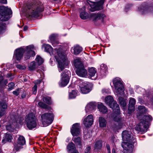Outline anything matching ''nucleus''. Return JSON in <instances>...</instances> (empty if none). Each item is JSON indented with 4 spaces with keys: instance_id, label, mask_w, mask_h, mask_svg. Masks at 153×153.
<instances>
[{
    "instance_id": "1",
    "label": "nucleus",
    "mask_w": 153,
    "mask_h": 153,
    "mask_svg": "<svg viewBox=\"0 0 153 153\" xmlns=\"http://www.w3.org/2000/svg\"><path fill=\"white\" fill-rule=\"evenodd\" d=\"M25 8L28 9L27 12L29 16L33 17L37 16L44 9L43 4L39 0L33 1L32 3L27 4Z\"/></svg>"
},
{
    "instance_id": "2",
    "label": "nucleus",
    "mask_w": 153,
    "mask_h": 153,
    "mask_svg": "<svg viewBox=\"0 0 153 153\" xmlns=\"http://www.w3.org/2000/svg\"><path fill=\"white\" fill-rule=\"evenodd\" d=\"M12 13L11 10L4 6L0 7V21H6L10 18V15Z\"/></svg>"
},
{
    "instance_id": "3",
    "label": "nucleus",
    "mask_w": 153,
    "mask_h": 153,
    "mask_svg": "<svg viewBox=\"0 0 153 153\" xmlns=\"http://www.w3.org/2000/svg\"><path fill=\"white\" fill-rule=\"evenodd\" d=\"M58 57L57 58L58 67L60 69L59 72L62 71L65 68V66H67L68 64V62L65 59V55L60 51H58Z\"/></svg>"
},
{
    "instance_id": "4",
    "label": "nucleus",
    "mask_w": 153,
    "mask_h": 153,
    "mask_svg": "<svg viewBox=\"0 0 153 153\" xmlns=\"http://www.w3.org/2000/svg\"><path fill=\"white\" fill-rule=\"evenodd\" d=\"M54 114L51 112L45 113L41 115V120L44 126H46L51 124L54 118Z\"/></svg>"
},
{
    "instance_id": "5",
    "label": "nucleus",
    "mask_w": 153,
    "mask_h": 153,
    "mask_svg": "<svg viewBox=\"0 0 153 153\" xmlns=\"http://www.w3.org/2000/svg\"><path fill=\"white\" fill-rule=\"evenodd\" d=\"M105 102L111 108L113 111L115 112L119 113L120 111V108L119 105L117 103L116 101H114L113 97L109 95L107 96L105 100Z\"/></svg>"
},
{
    "instance_id": "6",
    "label": "nucleus",
    "mask_w": 153,
    "mask_h": 153,
    "mask_svg": "<svg viewBox=\"0 0 153 153\" xmlns=\"http://www.w3.org/2000/svg\"><path fill=\"white\" fill-rule=\"evenodd\" d=\"M129 141H123L121 146L123 148V153H133L134 144L135 142V139H133Z\"/></svg>"
},
{
    "instance_id": "7",
    "label": "nucleus",
    "mask_w": 153,
    "mask_h": 153,
    "mask_svg": "<svg viewBox=\"0 0 153 153\" xmlns=\"http://www.w3.org/2000/svg\"><path fill=\"white\" fill-rule=\"evenodd\" d=\"M113 82L117 94L123 95L124 94V87L120 79L115 78L113 80Z\"/></svg>"
},
{
    "instance_id": "8",
    "label": "nucleus",
    "mask_w": 153,
    "mask_h": 153,
    "mask_svg": "<svg viewBox=\"0 0 153 153\" xmlns=\"http://www.w3.org/2000/svg\"><path fill=\"white\" fill-rule=\"evenodd\" d=\"M25 121L27 126L30 129L35 127L36 125V120L35 114L33 113L29 114L26 118Z\"/></svg>"
},
{
    "instance_id": "9",
    "label": "nucleus",
    "mask_w": 153,
    "mask_h": 153,
    "mask_svg": "<svg viewBox=\"0 0 153 153\" xmlns=\"http://www.w3.org/2000/svg\"><path fill=\"white\" fill-rule=\"evenodd\" d=\"M26 141L25 137L22 136H19L18 138L17 144L14 145L13 151L15 152L19 151L23 148V146L25 144Z\"/></svg>"
},
{
    "instance_id": "10",
    "label": "nucleus",
    "mask_w": 153,
    "mask_h": 153,
    "mask_svg": "<svg viewBox=\"0 0 153 153\" xmlns=\"http://www.w3.org/2000/svg\"><path fill=\"white\" fill-rule=\"evenodd\" d=\"M70 72L68 71L65 70L61 74V78L60 85L62 87L66 85L69 82V78L68 75Z\"/></svg>"
},
{
    "instance_id": "11",
    "label": "nucleus",
    "mask_w": 153,
    "mask_h": 153,
    "mask_svg": "<svg viewBox=\"0 0 153 153\" xmlns=\"http://www.w3.org/2000/svg\"><path fill=\"white\" fill-rule=\"evenodd\" d=\"M148 128L147 124L146 123L141 121L135 127V129L139 132L143 133L147 131Z\"/></svg>"
},
{
    "instance_id": "12",
    "label": "nucleus",
    "mask_w": 153,
    "mask_h": 153,
    "mask_svg": "<svg viewBox=\"0 0 153 153\" xmlns=\"http://www.w3.org/2000/svg\"><path fill=\"white\" fill-rule=\"evenodd\" d=\"M105 16V15L101 13H92L90 15V17L94 22L100 21L103 22Z\"/></svg>"
},
{
    "instance_id": "13",
    "label": "nucleus",
    "mask_w": 153,
    "mask_h": 153,
    "mask_svg": "<svg viewBox=\"0 0 153 153\" xmlns=\"http://www.w3.org/2000/svg\"><path fill=\"white\" fill-rule=\"evenodd\" d=\"M105 0H100L99 1L94 3V5L91 7L90 10L94 12L96 10H99L103 9V5Z\"/></svg>"
},
{
    "instance_id": "14",
    "label": "nucleus",
    "mask_w": 153,
    "mask_h": 153,
    "mask_svg": "<svg viewBox=\"0 0 153 153\" xmlns=\"http://www.w3.org/2000/svg\"><path fill=\"white\" fill-rule=\"evenodd\" d=\"M71 131L73 136H77L80 134V124L76 123L73 124L71 129Z\"/></svg>"
},
{
    "instance_id": "15",
    "label": "nucleus",
    "mask_w": 153,
    "mask_h": 153,
    "mask_svg": "<svg viewBox=\"0 0 153 153\" xmlns=\"http://www.w3.org/2000/svg\"><path fill=\"white\" fill-rule=\"evenodd\" d=\"M80 87V91L83 94L88 93L91 90L90 84L88 83L82 82Z\"/></svg>"
},
{
    "instance_id": "16",
    "label": "nucleus",
    "mask_w": 153,
    "mask_h": 153,
    "mask_svg": "<svg viewBox=\"0 0 153 153\" xmlns=\"http://www.w3.org/2000/svg\"><path fill=\"white\" fill-rule=\"evenodd\" d=\"M122 139L123 141H131V140L135 139L131 135V132L130 131H123L122 133Z\"/></svg>"
},
{
    "instance_id": "17",
    "label": "nucleus",
    "mask_w": 153,
    "mask_h": 153,
    "mask_svg": "<svg viewBox=\"0 0 153 153\" xmlns=\"http://www.w3.org/2000/svg\"><path fill=\"white\" fill-rule=\"evenodd\" d=\"M93 122V116L92 115L90 114L88 115L84 119L83 123L86 127H89L92 125Z\"/></svg>"
},
{
    "instance_id": "18",
    "label": "nucleus",
    "mask_w": 153,
    "mask_h": 153,
    "mask_svg": "<svg viewBox=\"0 0 153 153\" xmlns=\"http://www.w3.org/2000/svg\"><path fill=\"white\" fill-rule=\"evenodd\" d=\"M24 50L23 48H20L16 49L14 55V57L18 61L20 60L22 57Z\"/></svg>"
},
{
    "instance_id": "19",
    "label": "nucleus",
    "mask_w": 153,
    "mask_h": 153,
    "mask_svg": "<svg viewBox=\"0 0 153 153\" xmlns=\"http://www.w3.org/2000/svg\"><path fill=\"white\" fill-rule=\"evenodd\" d=\"M31 48V46L27 47L26 52L25 56V58L26 59H29L31 56H34L35 55V52L32 50Z\"/></svg>"
},
{
    "instance_id": "20",
    "label": "nucleus",
    "mask_w": 153,
    "mask_h": 153,
    "mask_svg": "<svg viewBox=\"0 0 153 153\" xmlns=\"http://www.w3.org/2000/svg\"><path fill=\"white\" fill-rule=\"evenodd\" d=\"M135 100L133 98H131L129 102V106L128 113L130 114L134 111Z\"/></svg>"
},
{
    "instance_id": "21",
    "label": "nucleus",
    "mask_w": 153,
    "mask_h": 153,
    "mask_svg": "<svg viewBox=\"0 0 153 153\" xmlns=\"http://www.w3.org/2000/svg\"><path fill=\"white\" fill-rule=\"evenodd\" d=\"M67 149L69 153H79L76 150L75 144L72 142L68 143L67 146Z\"/></svg>"
},
{
    "instance_id": "22",
    "label": "nucleus",
    "mask_w": 153,
    "mask_h": 153,
    "mask_svg": "<svg viewBox=\"0 0 153 153\" xmlns=\"http://www.w3.org/2000/svg\"><path fill=\"white\" fill-rule=\"evenodd\" d=\"M76 73L78 75L82 77H85L87 75V70L84 67L77 69Z\"/></svg>"
},
{
    "instance_id": "23",
    "label": "nucleus",
    "mask_w": 153,
    "mask_h": 153,
    "mask_svg": "<svg viewBox=\"0 0 153 153\" xmlns=\"http://www.w3.org/2000/svg\"><path fill=\"white\" fill-rule=\"evenodd\" d=\"M7 105L5 102L0 101V117L5 114V110L7 109Z\"/></svg>"
},
{
    "instance_id": "24",
    "label": "nucleus",
    "mask_w": 153,
    "mask_h": 153,
    "mask_svg": "<svg viewBox=\"0 0 153 153\" xmlns=\"http://www.w3.org/2000/svg\"><path fill=\"white\" fill-rule=\"evenodd\" d=\"M138 109L139 110V113L137 115L138 118L139 120H141L142 117L144 115V114L146 111L145 107L143 106H139L138 107Z\"/></svg>"
},
{
    "instance_id": "25",
    "label": "nucleus",
    "mask_w": 153,
    "mask_h": 153,
    "mask_svg": "<svg viewBox=\"0 0 153 153\" xmlns=\"http://www.w3.org/2000/svg\"><path fill=\"white\" fill-rule=\"evenodd\" d=\"M82 50V47L79 45H76L71 49V52L75 55L79 54Z\"/></svg>"
},
{
    "instance_id": "26",
    "label": "nucleus",
    "mask_w": 153,
    "mask_h": 153,
    "mask_svg": "<svg viewBox=\"0 0 153 153\" xmlns=\"http://www.w3.org/2000/svg\"><path fill=\"white\" fill-rule=\"evenodd\" d=\"M74 64L77 69L84 67L82 62L79 58L76 59L74 60Z\"/></svg>"
},
{
    "instance_id": "27",
    "label": "nucleus",
    "mask_w": 153,
    "mask_h": 153,
    "mask_svg": "<svg viewBox=\"0 0 153 153\" xmlns=\"http://www.w3.org/2000/svg\"><path fill=\"white\" fill-rule=\"evenodd\" d=\"M152 117L149 115H144L141 118V120H140L143 122L146 123L148 125V123L149 122L152 120Z\"/></svg>"
},
{
    "instance_id": "28",
    "label": "nucleus",
    "mask_w": 153,
    "mask_h": 153,
    "mask_svg": "<svg viewBox=\"0 0 153 153\" xmlns=\"http://www.w3.org/2000/svg\"><path fill=\"white\" fill-rule=\"evenodd\" d=\"M98 108L100 112L103 114L106 113L108 111L107 108L102 103L98 104Z\"/></svg>"
},
{
    "instance_id": "29",
    "label": "nucleus",
    "mask_w": 153,
    "mask_h": 153,
    "mask_svg": "<svg viewBox=\"0 0 153 153\" xmlns=\"http://www.w3.org/2000/svg\"><path fill=\"white\" fill-rule=\"evenodd\" d=\"M99 126L100 127L103 128L106 127L107 121L104 118L100 117L99 118Z\"/></svg>"
},
{
    "instance_id": "30",
    "label": "nucleus",
    "mask_w": 153,
    "mask_h": 153,
    "mask_svg": "<svg viewBox=\"0 0 153 153\" xmlns=\"http://www.w3.org/2000/svg\"><path fill=\"white\" fill-rule=\"evenodd\" d=\"M12 139V135L9 134L7 133L4 134V137L2 141L4 143L7 142H10Z\"/></svg>"
},
{
    "instance_id": "31",
    "label": "nucleus",
    "mask_w": 153,
    "mask_h": 153,
    "mask_svg": "<svg viewBox=\"0 0 153 153\" xmlns=\"http://www.w3.org/2000/svg\"><path fill=\"white\" fill-rule=\"evenodd\" d=\"M28 66L29 70L30 71H32L35 70L38 66L35 62L32 61L29 64Z\"/></svg>"
},
{
    "instance_id": "32",
    "label": "nucleus",
    "mask_w": 153,
    "mask_h": 153,
    "mask_svg": "<svg viewBox=\"0 0 153 153\" xmlns=\"http://www.w3.org/2000/svg\"><path fill=\"white\" fill-rule=\"evenodd\" d=\"M114 114L113 115V117L114 120L117 122H119L121 120V118L119 116V114L120 113V111L119 113H117V112H115L114 111Z\"/></svg>"
},
{
    "instance_id": "33",
    "label": "nucleus",
    "mask_w": 153,
    "mask_h": 153,
    "mask_svg": "<svg viewBox=\"0 0 153 153\" xmlns=\"http://www.w3.org/2000/svg\"><path fill=\"white\" fill-rule=\"evenodd\" d=\"M42 101L48 105L51 104L52 102L51 97L48 96L43 97Z\"/></svg>"
},
{
    "instance_id": "34",
    "label": "nucleus",
    "mask_w": 153,
    "mask_h": 153,
    "mask_svg": "<svg viewBox=\"0 0 153 153\" xmlns=\"http://www.w3.org/2000/svg\"><path fill=\"white\" fill-rule=\"evenodd\" d=\"M119 103L121 106L123 107H124L126 106L127 101L124 100L121 97H119Z\"/></svg>"
},
{
    "instance_id": "35",
    "label": "nucleus",
    "mask_w": 153,
    "mask_h": 153,
    "mask_svg": "<svg viewBox=\"0 0 153 153\" xmlns=\"http://www.w3.org/2000/svg\"><path fill=\"white\" fill-rule=\"evenodd\" d=\"M88 14L85 12L83 11L80 13V17L82 19H86L89 18Z\"/></svg>"
},
{
    "instance_id": "36",
    "label": "nucleus",
    "mask_w": 153,
    "mask_h": 153,
    "mask_svg": "<svg viewBox=\"0 0 153 153\" xmlns=\"http://www.w3.org/2000/svg\"><path fill=\"white\" fill-rule=\"evenodd\" d=\"M102 146V141L98 140L96 142L95 144L94 148L97 149H100Z\"/></svg>"
},
{
    "instance_id": "37",
    "label": "nucleus",
    "mask_w": 153,
    "mask_h": 153,
    "mask_svg": "<svg viewBox=\"0 0 153 153\" xmlns=\"http://www.w3.org/2000/svg\"><path fill=\"white\" fill-rule=\"evenodd\" d=\"M86 108H89L90 110H93L96 108V104L93 102H90L86 105Z\"/></svg>"
},
{
    "instance_id": "38",
    "label": "nucleus",
    "mask_w": 153,
    "mask_h": 153,
    "mask_svg": "<svg viewBox=\"0 0 153 153\" xmlns=\"http://www.w3.org/2000/svg\"><path fill=\"white\" fill-rule=\"evenodd\" d=\"M73 140L76 145L81 146L82 145L81 139L80 137H74L72 139Z\"/></svg>"
},
{
    "instance_id": "39",
    "label": "nucleus",
    "mask_w": 153,
    "mask_h": 153,
    "mask_svg": "<svg viewBox=\"0 0 153 153\" xmlns=\"http://www.w3.org/2000/svg\"><path fill=\"white\" fill-rule=\"evenodd\" d=\"M78 91H77L73 90L69 94L70 98H74L77 95Z\"/></svg>"
},
{
    "instance_id": "40",
    "label": "nucleus",
    "mask_w": 153,
    "mask_h": 153,
    "mask_svg": "<svg viewBox=\"0 0 153 153\" xmlns=\"http://www.w3.org/2000/svg\"><path fill=\"white\" fill-rule=\"evenodd\" d=\"M89 74L90 76H93L96 73V70L95 68H91L88 70Z\"/></svg>"
},
{
    "instance_id": "41",
    "label": "nucleus",
    "mask_w": 153,
    "mask_h": 153,
    "mask_svg": "<svg viewBox=\"0 0 153 153\" xmlns=\"http://www.w3.org/2000/svg\"><path fill=\"white\" fill-rule=\"evenodd\" d=\"M38 105L40 107L45 109H48L49 106L48 105L43 102H39L38 103Z\"/></svg>"
},
{
    "instance_id": "42",
    "label": "nucleus",
    "mask_w": 153,
    "mask_h": 153,
    "mask_svg": "<svg viewBox=\"0 0 153 153\" xmlns=\"http://www.w3.org/2000/svg\"><path fill=\"white\" fill-rule=\"evenodd\" d=\"M36 60L37 62L38 65H41L44 62L42 58L39 56H38L36 58Z\"/></svg>"
},
{
    "instance_id": "43",
    "label": "nucleus",
    "mask_w": 153,
    "mask_h": 153,
    "mask_svg": "<svg viewBox=\"0 0 153 153\" xmlns=\"http://www.w3.org/2000/svg\"><path fill=\"white\" fill-rule=\"evenodd\" d=\"M6 25L5 23L0 22V33L1 31L4 30L6 29Z\"/></svg>"
},
{
    "instance_id": "44",
    "label": "nucleus",
    "mask_w": 153,
    "mask_h": 153,
    "mask_svg": "<svg viewBox=\"0 0 153 153\" xmlns=\"http://www.w3.org/2000/svg\"><path fill=\"white\" fill-rule=\"evenodd\" d=\"M44 47L45 51L47 52H49L53 50L52 48L49 45H45Z\"/></svg>"
},
{
    "instance_id": "45",
    "label": "nucleus",
    "mask_w": 153,
    "mask_h": 153,
    "mask_svg": "<svg viewBox=\"0 0 153 153\" xmlns=\"http://www.w3.org/2000/svg\"><path fill=\"white\" fill-rule=\"evenodd\" d=\"M14 83L11 82L10 83L8 84V86L9 87V88H8V90L9 91H10L12 90L14 88Z\"/></svg>"
},
{
    "instance_id": "46",
    "label": "nucleus",
    "mask_w": 153,
    "mask_h": 153,
    "mask_svg": "<svg viewBox=\"0 0 153 153\" xmlns=\"http://www.w3.org/2000/svg\"><path fill=\"white\" fill-rule=\"evenodd\" d=\"M21 91L20 89H18L16 90L13 91V93L16 96H18L19 95Z\"/></svg>"
},
{
    "instance_id": "47",
    "label": "nucleus",
    "mask_w": 153,
    "mask_h": 153,
    "mask_svg": "<svg viewBox=\"0 0 153 153\" xmlns=\"http://www.w3.org/2000/svg\"><path fill=\"white\" fill-rule=\"evenodd\" d=\"M37 86L36 85H35L32 88V91L33 94H35L37 92Z\"/></svg>"
},
{
    "instance_id": "48",
    "label": "nucleus",
    "mask_w": 153,
    "mask_h": 153,
    "mask_svg": "<svg viewBox=\"0 0 153 153\" xmlns=\"http://www.w3.org/2000/svg\"><path fill=\"white\" fill-rule=\"evenodd\" d=\"M103 93L106 94H109L110 93V91L108 89H103L102 90Z\"/></svg>"
},
{
    "instance_id": "49",
    "label": "nucleus",
    "mask_w": 153,
    "mask_h": 153,
    "mask_svg": "<svg viewBox=\"0 0 153 153\" xmlns=\"http://www.w3.org/2000/svg\"><path fill=\"white\" fill-rule=\"evenodd\" d=\"M91 152V147L88 146L86 148L85 150V153H90Z\"/></svg>"
},
{
    "instance_id": "50",
    "label": "nucleus",
    "mask_w": 153,
    "mask_h": 153,
    "mask_svg": "<svg viewBox=\"0 0 153 153\" xmlns=\"http://www.w3.org/2000/svg\"><path fill=\"white\" fill-rule=\"evenodd\" d=\"M56 37V35L54 34H52L50 36V39L51 41L54 40Z\"/></svg>"
},
{
    "instance_id": "51",
    "label": "nucleus",
    "mask_w": 153,
    "mask_h": 153,
    "mask_svg": "<svg viewBox=\"0 0 153 153\" xmlns=\"http://www.w3.org/2000/svg\"><path fill=\"white\" fill-rule=\"evenodd\" d=\"M16 67L20 69H24L25 68V66H22L20 65H16Z\"/></svg>"
},
{
    "instance_id": "52",
    "label": "nucleus",
    "mask_w": 153,
    "mask_h": 153,
    "mask_svg": "<svg viewBox=\"0 0 153 153\" xmlns=\"http://www.w3.org/2000/svg\"><path fill=\"white\" fill-rule=\"evenodd\" d=\"M6 128L7 130L10 131L12 130L13 128H12L11 125H8L6 126Z\"/></svg>"
},
{
    "instance_id": "53",
    "label": "nucleus",
    "mask_w": 153,
    "mask_h": 153,
    "mask_svg": "<svg viewBox=\"0 0 153 153\" xmlns=\"http://www.w3.org/2000/svg\"><path fill=\"white\" fill-rule=\"evenodd\" d=\"M26 96V92L25 91H23L21 95V97L23 99Z\"/></svg>"
},
{
    "instance_id": "54",
    "label": "nucleus",
    "mask_w": 153,
    "mask_h": 153,
    "mask_svg": "<svg viewBox=\"0 0 153 153\" xmlns=\"http://www.w3.org/2000/svg\"><path fill=\"white\" fill-rule=\"evenodd\" d=\"M3 77L2 76H0V85H2Z\"/></svg>"
},
{
    "instance_id": "55",
    "label": "nucleus",
    "mask_w": 153,
    "mask_h": 153,
    "mask_svg": "<svg viewBox=\"0 0 153 153\" xmlns=\"http://www.w3.org/2000/svg\"><path fill=\"white\" fill-rule=\"evenodd\" d=\"M41 82V81L40 80H37L35 81L34 82V83H35V85H37L38 84H40Z\"/></svg>"
},
{
    "instance_id": "56",
    "label": "nucleus",
    "mask_w": 153,
    "mask_h": 153,
    "mask_svg": "<svg viewBox=\"0 0 153 153\" xmlns=\"http://www.w3.org/2000/svg\"><path fill=\"white\" fill-rule=\"evenodd\" d=\"M0 3L1 4H6L7 1V0H0Z\"/></svg>"
},
{
    "instance_id": "57",
    "label": "nucleus",
    "mask_w": 153,
    "mask_h": 153,
    "mask_svg": "<svg viewBox=\"0 0 153 153\" xmlns=\"http://www.w3.org/2000/svg\"><path fill=\"white\" fill-rule=\"evenodd\" d=\"M7 83V80H5L4 82L3 81L2 85H1V86L6 85Z\"/></svg>"
},
{
    "instance_id": "58",
    "label": "nucleus",
    "mask_w": 153,
    "mask_h": 153,
    "mask_svg": "<svg viewBox=\"0 0 153 153\" xmlns=\"http://www.w3.org/2000/svg\"><path fill=\"white\" fill-rule=\"evenodd\" d=\"M90 136L91 135L89 134H88V133H87L86 134H84L85 137H86V138L90 137Z\"/></svg>"
},
{
    "instance_id": "59",
    "label": "nucleus",
    "mask_w": 153,
    "mask_h": 153,
    "mask_svg": "<svg viewBox=\"0 0 153 153\" xmlns=\"http://www.w3.org/2000/svg\"><path fill=\"white\" fill-rule=\"evenodd\" d=\"M12 75V74L11 73H8L7 75V78L10 77Z\"/></svg>"
},
{
    "instance_id": "60",
    "label": "nucleus",
    "mask_w": 153,
    "mask_h": 153,
    "mask_svg": "<svg viewBox=\"0 0 153 153\" xmlns=\"http://www.w3.org/2000/svg\"><path fill=\"white\" fill-rule=\"evenodd\" d=\"M106 148H107V150H110V147L109 145L108 144H107L106 145Z\"/></svg>"
},
{
    "instance_id": "61",
    "label": "nucleus",
    "mask_w": 153,
    "mask_h": 153,
    "mask_svg": "<svg viewBox=\"0 0 153 153\" xmlns=\"http://www.w3.org/2000/svg\"><path fill=\"white\" fill-rule=\"evenodd\" d=\"M27 28H28L27 27V26H25L24 27L23 30L24 31H26L27 30Z\"/></svg>"
},
{
    "instance_id": "62",
    "label": "nucleus",
    "mask_w": 153,
    "mask_h": 153,
    "mask_svg": "<svg viewBox=\"0 0 153 153\" xmlns=\"http://www.w3.org/2000/svg\"><path fill=\"white\" fill-rule=\"evenodd\" d=\"M112 153H116L115 150L114 149H113L112 150Z\"/></svg>"
},
{
    "instance_id": "63",
    "label": "nucleus",
    "mask_w": 153,
    "mask_h": 153,
    "mask_svg": "<svg viewBox=\"0 0 153 153\" xmlns=\"http://www.w3.org/2000/svg\"><path fill=\"white\" fill-rule=\"evenodd\" d=\"M151 101L152 102V103L153 105V97L151 99Z\"/></svg>"
},
{
    "instance_id": "64",
    "label": "nucleus",
    "mask_w": 153,
    "mask_h": 153,
    "mask_svg": "<svg viewBox=\"0 0 153 153\" xmlns=\"http://www.w3.org/2000/svg\"><path fill=\"white\" fill-rule=\"evenodd\" d=\"M103 66L104 67H106V65H101V68L102 69V67Z\"/></svg>"
}]
</instances>
